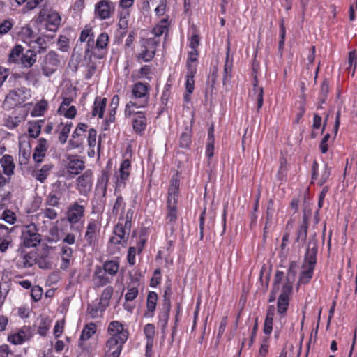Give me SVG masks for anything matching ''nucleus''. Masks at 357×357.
<instances>
[{
  "label": "nucleus",
  "instance_id": "1",
  "mask_svg": "<svg viewBox=\"0 0 357 357\" xmlns=\"http://www.w3.org/2000/svg\"><path fill=\"white\" fill-rule=\"evenodd\" d=\"M296 263L292 262L289 266L287 275L284 276L282 271H277L275 275L273 289L269 298V302H273L278 294L277 316L280 319L286 314L289 305V298L292 292V284L296 275Z\"/></svg>",
  "mask_w": 357,
  "mask_h": 357
},
{
  "label": "nucleus",
  "instance_id": "2",
  "mask_svg": "<svg viewBox=\"0 0 357 357\" xmlns=\"http://www.w3.org/2000/svg\"><path fill=\"white\" fill-rule=\"evenodd\" d=\"M109 339L105 347V357H119L123 344L128 337V331L119 321H111L107 326Z\"/></svg>",
  "mask_w": 357,
  "mask_h": 357
},
{
  "label": "nucleus",
  "instance_id": "3",
  "mask_svg": "<svg viewBox=\"0 0 357 357\" xmlns=\"http://www.w3.org/2000/svg\"><path fill=\"white\" fill-rule=\"evenodd\" d=\"M137 109L139 107H137V102L130 100L126 105L124 114L126 117L131 119L134 132L142 135L146 128L147 119L145 112Z\"/></svg>",
  "mask_w": 357,
  "mask_h": 357
},
{
  "label": "nucleus",
  "instance_id": "4",
  "mask_svg": "<svg viewBox=\"0 0 357 357\" xmlns=\"http://www.w3.org/2000/svg\"><path fill=\"white\" fill-rule=\"evenodd\" d=\"M31 97V91L24 86L15 88L6 95L3 105L6 109H12L22 105Z\"/></svg>",
  "mask_w": 357,
  "mask_h": 357
},
{
  "label": "nucleus",
  "instance_id": "5",
  "mask_svg": "<svg viewBox=\"0 0 357 357\" xmlns=\"http://www.w3.org/2000/svg\"><path fill=\"white\" fill-rule=\"evenodd\" d=\"M130 172L131 162L128 159L123 160L112 178L115 185V191L121 190L126 187Z\"/></svg>",
  "mask_w": 357,
  "mask_h": 357
},
{
  "label": "nucleus",
  "instance_id": "6",
  "mask_svg": "<svg viewBox=\"0 0 357 357\" xmlns=\"http://www.w3.org/2000/svg\"><path fill=\"white\" fill-rule=\"evenodd\" d=\"M132 95L136 99L137 107L144 108L148 105L149 100V84L137 82L132 89Z\"/></svg>",
  "mask_w": 357,
  "mask_h": 357
},
{
  "label": "nucleus",
  "instance_id": "7",
  "mask_svg": "<svg viewBox=\"0 0 357 357\" xmlns=\"http://www.w3.org/2000/svg\"><path fill=\"white\" fill-rule=\"evenodd\" d=\"M124 218H120L118 224L114 229V236L111 238L112 244L124 245L126 243L130 231V223H124Z\"/></svg>",
  "mask_w": 357,
  "mask_h": 357
},
{
  "label": "nucleus",
  "instance_id": "8",
  "mask_svg": "<svg viewBox=\"0 0 357 357\" xmlns=\"http://www.w3.org/2000/svg\"><path fill=\"white\" fill-rule=\"evenodd\" d=\"M22 241L25 247L36 246L40 241V236L38 233L36 226L30 224L23 227L22 230Z\"/></svg>",
  "mask_w": 357,
  "mask_h": 357
},
{
  "label": "nucleus",
  "instance_id": "9",
  "mask_svg": "<svg viewBox=\"0 0 357 357\" xmlns=\"http://www.w3.org/2000/svg\"><path fill=\"white\" fill-rule=\"evenodd\" d=\"M178 190V184L176 181H172V184L169 188L168 192V199H167V206H168V212L167 214V220L173 222L176 220L177 218V211H176V194Z\"/></svg>",
  "mask_w": 357,
  "mask_h": 357
},
{
  "label": "nucleus",
  "instance_id": "10",
  "mask_svg": "<svg viewBox=\"0 0 357 357\" xmlns=\"http://www.w3.org/2000/svg\"><path fill=\"white\" fill-rule=\"evenodd\" d=\"M59 65L60 59L58 54L54 52H50L44 56L41 62L43 74L46 77L50 76L56 71Z\"/></svg>",
  "mask_w": 357,
  "mask_h": 357
},
{
  "label": "nucleus",
  "instance_id": "11",
  "mask_svg": "<svg viewBox=\"0 0 357 357\" xmlns=\"http://www.w3.org/2000/svg\"><path fill=\"white\" fill-rule=\"evenodd\" d=\"M159 43V40L155 38H149L142 41L141 52L137 57L145 62L151 61L156 50V47Z\"/></svg>",
  "mask_w": 357,
  "mask_h": 357
},
{
  "label": "nucleus",
  "instance_id": "12",
  "mask_svg": "<svg viewBox=\"0 0 357 357\" xmlns=\"http://www.w3.org/2000/svg\"><path fill=\"white\" fill-rule=\"evenodd\" d=\"M32 337L30 327L24 326L8 334L7 341L13 345H21L31 340Z\"/></svg>",
  "mask_w": 357,
  "mask_h": 357
},
{
  "label": "nucleus",
  "instance_id": "13",
  "mask_svg": "<svg viewBox=\"0 0 357 357\" xmlns=\"http://www.w3.org/2000/svg\"><path fill=\"white\" fill-rule=\"evenodd\" d=\"M39 17L41 21L45 22L47 29L50 31H55L61 22V17L59 13L51 10H41Z\"/></svg>",
  "mask_w": 357,
  "mask_h": 357
},
{
  "label": "nucleus",
  "instance_id": "14",
  "mask_svg": "<svg viewBox=\"0 0 357 357\" xmlns=\"http://www.w3.org/2000/svg\"><path fill=\"white\" fill-rule=\"evenodd\" d=\"M114 11V4L109 0H101L95 5L94 16L100 20L109 19Z\"/></svg>",
  "mask_w": 357,
  "mask_h": 357
},
{
  "label": "nucleus",
  "instance_id": "15",
  "mask_svg": "<svg viewBox=\"0 0 357 357\" xmlns=\"http://www.w3.org/2000/svg\"><path fill=\"white\" fill-rule=\"evenodd\" d=\"M315 264L316 258L313 255L305 260L302 266V271L299 276V283L306 284L310 282L312 278Z\"/></svg>",
  "mask_w": 357,
  "mask_h": 357
},
{
  "label": "nucleus",
  "instance_id": "16",
  "mask_svg": "<svg viewBox=\"0 0 357 357\" xmlns=\"http://www.w3.org/2000/svg\"><path fill=\"white\" fill-rule=\"evenodd\" d=\"M84 208L77 203L71 205L67 211L66 217L68 221L71 224H77L82 222L84 218Z\"/></svg>",
  "mask_w": 357,
  "mask_h": 357
},
{
  "label": "nucleus",
  "instance_id": "17",
  "mask_svg": "<svg viewBox=\"0 0 357 357\" xmlns=\"http://www.w3.org/2000/svg\"><path fill=\"white\" fill-rule=\"evenodd\" d=\"M93 184L92 172L90 170L86 171L77 179V188L82 195H86L91 191Z\"/></svg>",
  "mask_w": 357,
  "mask_h": 357
},
{
  "label": "nucleus",
  "instance_id": "18",
  "mask_svg": "<svg viewBox=\"0 0 357 357\" xmlns=\"http://www.w3.org/2000/svg\"><path fill=\"white\" fill-rule=\"evenodd\" d=\"M144 334L145 335L146 342V357H151L152 349L154 343V337L155 335V328L154 325L147 324L143 328Z\"/></svg>",
  "mask_w": 357,
  "mask_h": 357
},
{
  "label": "nucleus",
  "instance_id": "19",
  "mask_svg": "<svg viewBox=\"0 0 357 357\" xmlns=\"http://www.w3.org/2000/svg\"><path fill=\"white\" fill-rule=\"evenodd\" d=\"M84 167V162L77 156H68L66 168L68 174L74 176L78 174Z\"/></svg>",
  "mask_w": 357,
  "mask_h": 357
},
{
  "label": "nucleus",
  "instance_id": "20",
  "mask_svg": "<svg viewBox=\"0 0 357 357\" xmlns=\"http://www.w3.org/2000/svg\"><path fill=\"white\" fill-rule=\"evenodd\" d=\"M72 99L70 98H63L60 107L58 109V113L63 115L66 118L73 119L77 114V109L75 106L70 105Z\"/></svg>",
  "mask_w": 357,
  "mask_h": 357
},
{
  "label": "nucleus",
  "instance_id": "21",
  "mask_svg": "<svg viewBox=\"0 0 357 357\" xmlns=\"http://www.w3.org/2000/svg\"><path fill=\"white\" fill-rule=\"evenodd\" d=\"M48 148L47 142L44 138H40L37 142V145L34 149L33 159L37 163H40L46 155Z\"/></svg>",
  "mask_w": 357,
  "mask_h": 357
},
{
  "label": "nucleus",
  "instance_id": "22",
  "mask_svg": "<svg viewBox=\"0 0 357 357\" xmlns=\"http://www.w3.org/2000/svg\"><path fill=\"white\" fill-rule=\"evenodd\" d=\"M318 165L315 162L313 164V174H312V179L315 180L317 179V183L321 186L324 185L326 181L328 179L330 174H331V170L330 168L325 165L321 169V175H319L318 171Z\"/></svg>",
  "mask_w": 357,
  "mask_h": 357
},
{
  "label": "nucleus",
  "instance_id": "23",
  "mask_svg": "<svg viewBox=\"0 0 357 357\" xmlns=\"http://www.w3.org/2000/svg\"><path fill=\"white\" fill-rule=\"evenodd\" d=\"M0 165L3 169L4 174L8 177L14 174L15 164L13 157L9 155H5L0 159Z\"/></svg>",
  "mask_w": 357,
  "mask_h": 357
},
{
  "label": "nucleus",
  "instance_id": "24",
  "mask_svg": "<svg viewBox=\"0 0 357 357\" xmlns=\"http://www.w3.org/2000/svg\"><path fill=\"white\" fill-rule=\"evenodd\" d=\"M195 73L196 72H195V68L193 66H191L190 71H188V74L186 76L185 89L187 93L184 96V98L186 102H188L190 100V95L192 93L194 90V76Z\"/></svg>",
  "mask_w": 357,
  "mask_h": 357
},
{
  "label": "nucleus",
  "instance_id": "25",
  "mask_svg": "<svg viewBox=\"0 0 357 357\" xmlns=\"http://www.w3.org/2000/svg\"><path fill=\"white\" fill-rule=\"evenodd\" d=\"M107 105V98L97 97L95 99L92 114L93 116H98V118L102 119L104 115V112Z\"/></svg>",
  "mask_w": 357,
  "mask_h": 357
},
{
  "label": "nucleus",
  "instance_id": "26",
  "mask_svg": "<svg viewBox=\"0 0 357 357\" xmlns=\"http://www.w3.org/2000/svg\"><path fill=\"white\" fill-rule=\"evenodd\" d=\"M72 125L71 122H61L58 125L56 130L59 134V140L61 144L66 142Z\"/></svg>",
  "mask_w": 357,
  "mask_h": 357
},
{
  "label": "nucleus",
  "instance_id": "27",
  "mask_svg": "<svg viewBox=\"0 0 357 357\" xmlns=\"http://www.w3.org/2000/svg\"><path fill=\"white\" fill-rule=\"evenodd\" d=\"M275 315V307L274 306H270L267 314L266 317V319L264 325V333L266 335V336L270 335L273 330V323Z\"/></svg>",
  "mask_w": 357,
  "mask_h": 357
},
{
  "label": "nucleus",
  "instance_id": "28",
  "mask_svg": "<svg viewBox=\"0 0 357 357\" xmlns=\"http://www.w3.org/2000/svg\"><path fill=\"white\" fill-rule=\"evenodd\" d=\"M155 6V13L158 16L163 15L165 13L166 0H148L144 2V6Z\"/></svg>",
  "mask_w": 357,
  "mask_h": 357
},
{
  "label": "nucleus",
  "instance_id": "29",
  "mask_svg": "<svg viewBox=\"0 0 357 357\" xmlns=\"http://www.w3.org/2000/svg\"><path fill=\"white\" fill-rule=\"evenodd\" d=\"M73 250L70 248L61 247V263L60 267L61 269H67L70 266L72 259Z\"/></svg>",
  "mask_w": 357,
  "mask_h": 357
},
{
  "label": "nucleus",
  "instance_id": "30",
  "mask_svg": "<svg viewBox=\"0 0 357 357\" xmlns=\"http://www.w3.org/2000/svg\"><path fill=\"white\" fill-rule=\"evenodd\" d=\"M157 301H158V294L154 291L149 292L148 294V296H147V301H146V307H147V312L146 313V316H149V317L153 316V312L155 310Z\"/></svg>",
  "mask_w": 357,
  "mask_h": 357
},
{
  "label": "nucleus",
  "instance_id": "31",
  "mask_svg": "<svg viewBox=\"0 0 357 357\" xmlns=\"http://www.w3.org/2000/svg\"><path fill=\"white\" fill-rule=\"evenodd\" d=\"M98 231V225L95 221H90L87 225L86 231L85 234V238L89 242V243L91 244L96 236V234Z\"/></svg>",
  "mask_w": 357,
  "mask_h": 357
},
{
  "label": "nucleus",
  "instance_id": "32",
  "mask_svg": "<svg viewBox=\"0 0 357 357\" xmlns=\"http://www.w3.org/2000/svg\"><path fill=\"white\" fill-rule=\"evenodd\" d=\"M52 168L51 165H45L41 169L36 170L33 173V176L40 182L43 183L48 176L50 170Z\"/></svg>",
  "mask_w": 357,
  "mask_h": 357
},
{
  "label": "nucleus",
  "instance_id": "33",
  "mask_svg": "<svg viewBox=\"0 0 357 357\" xmlns=\"http://www.w3.org/2000/svg\"><path fill=\"white\" fill-rule=\"evenodd\" d=\"M21 63L26 68L32 66L36 61V54L33 51H27L20 58Z\"/></svg>",
  "mask_w": 357,
  "mask_h": 357
},
{
  "label": "nucleus",
  "instance_id": "34",
  "mask_svg": "<svg viewBox=\"0 0 357 357\" xmlns=\"http://www.w3.org/2000/svg\"><path fill=\"white\" fill-rule=\"evenodd\" d=\"M169 22L167 18L160 20L153 29V33L155 37H159L168 30Z\"/></svg>",
  "mask_w": 357,
  "mask_h": 357
},
{
  "label": "nucleus",
  "instance_id": "35",
  "mask_svg": "<svg viewBox=\"0 0 357 357\" xmlns=\"http://www.w3.org/2000/svg\"><path fill=\"white\" fill-rule=\"evenodd\" d=\"M96 331V326L93 323H90L89 324H86L84 329L82 330L80 340L82 341H85L89 340L95 333Z\"/></svg>",
  "mask_w": 357,
  "mask_h": 357
},
{
  "label": "nucleus",
  "instance_id": "36",
  "mask_svg": "<svg viewBox=\"0 0 357 357\" xmlns=\"http://www.w3.org/2000/svg\"><path fill=\"white\" fill-rule=\"evenodd\" d=\"M129 16L130 11L128 9H121L119 10V26L120 29H126L128 28Z\"/></svg>",
  "mask_w": 357,
  "mask_h": 357
},
{
  "label": "nucleus",
  "instance_id": "37",
  "mask_svg": "<svg viewBox=\"0 0 357 357\" xmlns=\"http://www.w3.org/2000/svg\"><path fill=\"white\" fill-rule=\"evenodd\" d=\"M93 33L92 27L89 25H86L83 30L81 32L79 36V40L81 42L93 41Z\"/></svg>",
  "mask_w": 357,
  "mask_h": 357
},
{
  "label": "nucleus",
  "instance_id": "38",
  "mask_svg": "<svg viewBox=\"0 0 357 357\" xmlns=\"http://www.w3.org/2000/svg\"><path fill=\"white\" fill-rule=\"evenodd\" d=\"M198 52L197 50H191L188 52V59L187 61L188 71H190L191 66L195 68V72H197V61Z\"/></svg>",
  "mask_w": 357,
  "mask_h": 357
},
{
  "label": "nucleus",
  "instance_id": "39",
  "mask_svg": "<svg viewBox=\"0 0 357 357\" xmlns=\"http://www.w3.org/2000/svg\"><path fill=\"white\" fill-rule=\"evenodd\" d=\"M48 103L45 100H41L38 102L34 107L31 112L33 116H40L43 114L45 111L47 109Z\"/></svg>",
  "mask_w": 357,
  "mask_h": 357
},
{
  "label": "nucleus",
  "instance_id": "40",
  "mask_svg": "<svg viewBox=\"0 0 357 357\" xmlns=\"http://www.w3.org/2000/svg\"><path fill=\"white\" fill-rule=\"evenodd\" d=\"M23 52V47L20 45H17L15 46V47L11 50L9 57L8 61L10 63H15L18 61L20 55Z\"/></svg>",
  "mask_w": 357,
  "mask_h": 357
},
{
  "label": "nucleus",
  "instance_id": "41",
  "mask_svg": "<svg viewBox=\"0 0 357 357\" xmlns=\"http://www.w3.org/2000/svg\"><path fill=\"white\" fill-rule=\"evenodd\" d=\"M83 135H75V130L73 132L72 138L69 141V149H74L79 147L83 143Z\"/></svg>",
  "mask_w": 357,
  "mask_h": 357
},
{
  "label": "nucleus",
  "instance_id": "42",
  "mask_svg": "<svg viewBox=\"0 0 357 357\" xmlns=\"http://www.w3.org/2000/svg\"><path fill=\"white\" fill-rule=\"evenodd\" d=\"M109 42V36L107 33H102L98 35L96 45L98 49H105L107 47Z\"/></svg>",
  "mask_w": 357,
  "mask_h": 357
},
{
  "label": "nucleus",
  "instance_id": "43",
  "mask_svg": "<svg viewBox=\"0 0 357 357\" xmlns=\"http://www.w3.org/2000/svg\"><path fill=\"white\" fill-rule=\"evenodd\" d=\"M60 197L56 195L54 193H50L46 199L45 204L46 206L56 207L59 205Z\"/></svg>",
  "mask_w": 357,
  "mask_h": 357
},
{
  "label": "nucleus",
  "instance_id": "44",
  "mask_svg": "<svg viewBox=\"0 0 357 357\" xmlns=\"http://www.w3.org/2000/svg\"><path fill=\"white\" fill-rule=\"evenodd\" d=\"M119 267V264L114 261H109L104 264L105 271L112 275H115L118 272Z\"/></svg>",
  "mask_w": 357,
  "mask_h": 357
},
{
  "label": "nucleus",
  "instance_id": "45",
  "mask_svg": "<svg viewBox=\"0 0 357 357\" xmlns=\"http://www.w3.org/2000/svg\"><path fill=\"white\" fill-rule=\"evenodd\" d=\"M1 219L10 225H13L17 220V217L10 210H5L1 215Z\"/></svg>",
  "mask_w": 357,
  "mask_h": 357
},
{
  "label": "nucleus",
  "instance_id": "46",
  "mask_svg": "<svg viewBox=\"0 0 357 357\" xmlns=\"http://www.w3.org/2000/svg\"><path fill=\"white\" fill-rule=\"evenodd\" d=\"M13 230L14 227L8 228L7 226L0 224V241L11 239L10 234Z\"/></svg>",
  "mask_w": 357,
  "mask_h": 357
},
{
  "label": "nucleus",
  "instance_id": "47",
  "mask_svg": "<svg viewBox=\"0 0 357 357\" xmlns=\"http://www.w3.org/2000/svg\"><path fill=\"white\" fill-rule=\"evenodd\" d=\"M14 21L11 19L3 20L0 23V36L7 33L13 26Z\"/></svg>",
  "mask_w": 357,
  "mask_h": 357
},
{
  "label": "nucleus",
  "instance_id": "48",
  "mask_svg": "<svg viewBox=\"0 0 357 357\" xmlns=\"http://www.w3.org/2000/svg\"><path fill=\"white\" fill-rule=\"evenodd\" d=\"M40 214L43 215V217L47 218L50 220H54L58 216V213L56 211L50 206H46L45 208H43Z\"/></svg>",
  "mask_w": 357,
  "mask_h": 357
},
{
  "label": "nucleus",
  "instance_id": "49",
  "mask_svg": "<svg viewBox=\"0 0 357 357\" xmlns=\"http://www.w3.org/2000/svg\"><path fill=\"white\" fill-rule=\"evenodd\" d=\"M269 341L270 337L268 336H265L261 341L259 350V356L261 357H265L268 352L269 348Z\"/></svg>",
  "mask_w": 357,
  "mask_h": 357
},
{
  "label": "nucleus",
  "instance_id": "50",
  "mask_svg": "<svg viewBox=\"0 0 357 357\" xmlns=\"http://www.w3.org/2000/svg\"><path fill=\"white\" fill-rule=\"evenodd\" d=\"M254 91L256 94V99L257 101V109H260L263 105L264 99H263V89L260 86H258L257 84H254Z\"/></svg>",
  "mask_w": 357,
  "mask_h": 357
},
{
  "label": "nucleus",
  "instance_id": "51",
  "mask_svg": "<svg viewBox=\"0 0 357 357\" xmlns=\"http://www.w3.org/2000/svg\"><path fill=\"white\" fill-rule=\"evenodd\" d=\"M21 36L26 43H31L33 36V31L30 26H26L22 29Z\"/></svg>",
  "mask_w": 357,
  "mask_h": 357
},
{
  "label": "nucleus",
  "instance_id": "52",
  "mask_svg": "<svg viewBox=\"0 0 357 357\" xmlns=\"http://www.w3.org/2000/svg\"><path fill=\"white\" fill-rule=\"evenodd\" d=\"M28 131L30 137L36 138L40 133V126L38 123H30Z\"/></svg>",
  "mask_w": 357,
  "mask_h": 357
},
{
  "label": "nucleus",
  "instance_id": "53",
  "mask_svg": "<svg viewBox=\"0 0 357 357\" xmlns=\"http://www.w3.org/2000/svg\"><path fill=\"white\" fill-rule=\"evenodd\" d=\"M124 208L125 203L123 202L122 197L118 196L113 206V213L118 214L119 212H123Z\"/></svg>",
  "mask_w": 357,
  "mask_h": 357
},
{
  "label": "nucleus",
  "instance_id": "54",
  "mask_svg": "<svg viewBox=\"0 0 357 357\" xmlns=\"http://www.w3.org/2000/svg\"><path fill=\"white\" fill-rule=\"evenodd\" d=\"M151 73V69L148 66H144L140 68L139 72L136 75H133L132 76L135 77L137 79L146 78L150 79L149 77Z\"/></svg>",
  "mask_w": 357,
  "mask_h": 357
},
{
  "label": "nucleus",
  "instance_id": "55",
  "mask_svg": "<svg viewBox=\"0 0 357 357\" xmlns=\"http://www.w3.org/2000/svg\"><path fill=\"white\" fill-rule=\"evenodd\" d=\"M20 155L24 161L30 157V146L29 144L23 145L20 144Z\"/></svg>",
  "mask_w": 357,
  "mask_h": 357
},
{
  "label": "nucleus",
  "instance_id": "56",
  "mask_svg": "<svg viewBox=\"0 0 357 357\" xmlns=\"http://www.w3.org/2000/svg\"><path fill=\"white\" fill-rule=\"evenodd\" d=\"M50 326V323L47 319H42L38 328V333L40 335H45Z\"/></svg>",
  "mask_w": 357,
  "mask_h": 357
},
{
  "label": "nucleus",
  "instance_id": "57",
  "mask_svg": "<svg viewBox=\"0 0 357 357\" xmlns=\"http://www.w3.org/2000/svg\"><path fill=\"white\" fill-rule=\"evenodd\" d=\"M199 36L196 31H193L191 36L189 37V47L191 50H196V48L199 46Z\"/></svg>",
  "mask_w": 357,
  "mask_h": 357
},
{
  "label": "nucleus",
  "instance_id": "58",
  "mask_svg": "<svg viewBox=\"0 0 357 357\" xmlns=\"http://www.w3.org/2000/svg\"><path fill=\"white\" fill-rule=\"evenodd\" d=\"M96 135H97V132H96V130H94L93 128L89 130L87 142H88L89 146L91 148H93L96 146Z\"/></svg>",
  "mask_w": 357,
  "mask_h": 357
},
{
  "label": "nucleus",
  "instance_id": "59",
  "mask_svg": "<svg viewBox=\"0 0 357 357\" xmlns=\"http://www.w3.org/2000/svg\"><path fill=\"white\" fill-rule=\"evenodd\" d=\"M349 67L348 69H352V75L354 74V70L356 66V54L354 51H351L349 54L348 58Z\"/></svg>",
  "mask_w": 357,
  "mask_h": 357
},
{
  "label": "nucleus",
  "instance_id": "60",
  "mask_svg": "<svg viewBox=\"0 0 357 357\" xmlns=\"http://www.w3.org/2000/svg\"><path fill=\"white\" fill-rule=\"evenodd\" d=\"M138 289L135 287L129 288L125 295L127 301H133L138 295Z\"/></svg>",
  "mask_w": 357,
  "mask_h": 357
},
{
  "label": "nucleus",
  "instance_id": "61",
  "mask_svg": "<svg viewBox=\"0 0 357 357\" xmlns=\"http://www.w3.org/2000/svg\"><path fill=\"white\" fill-rule=\"evenodd\" d=\"M161 280L160 271V269H156L154 271L153 276L151 279L150 285L152 287H155L158 285Z\"/></svg>",
  "mask_w": 357,
  "mask_h": 357
},
{
  "label": "nucleus",
  "instance_id": "62",
  "mask_svg": "<svg viewBox=\"0 0 357 357\" xmlns=\"http://www.w3.org/2000/svg\"><path fill=\"white\" fill-rule=\"evenodd\" d=\"M64 328V321L60 320L56 321L54 328V334L56 337L61 335Z\"/></svg>",
  "mask_w": 357,
  "mask_h": 357
},
{
  "label": "nucleus",
  "instance_id": "63",
  "mask_svg": "<svg viewBox=\"0 0 357 357\" xmlns=\"http://www.w3.org/2000/svg\"><path fill=\"white\" fill-rule=\"evenodd\" d=\"M43 294L42 289L38 286H35L31 289V297L35 301H38L40 299Z\"/></svg>",
  "mask_w": 357,
  "mask_h": 357
},
{
  "label": "nucleus",
  "instance_id": "64",
  "mask_svg": "<svg viewBox=\"0 0 357 357\" xmlns=\"http://www.w3.org/2000/svg\"><path fill=\"white\" fill-rule=\"evenodd\" d=\"M13 352L7 344H2L0 346V357H12Z\"/></svg>",
  "mask_w": 357,
  "mask_h": 357
}]
</instances>
